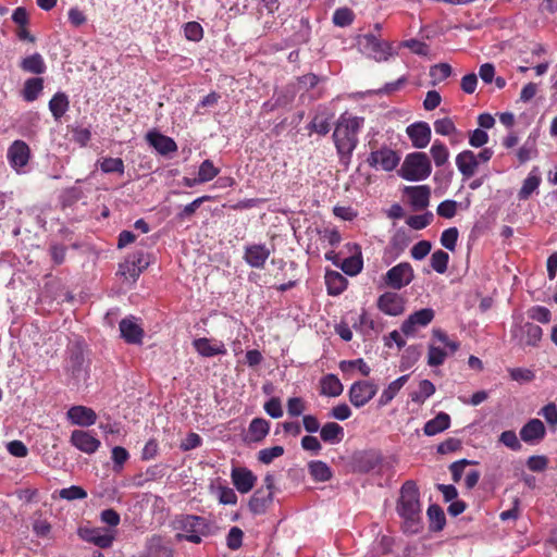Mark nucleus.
<instances>
[{
    "mask_svg": "<svg viewBox=\"0 0 557 557\" xmlns=\"http://www.w3.org/2000/svg\"><path fill=\"white\" fill-rule=\"evenodd\" d=\"M354 12L349 8H339L333 14V23L336 26L345 27L352 23Z\"/></svg>",
    "mask_w": 557,
    "mask_h": 557,
    "instance_id": "3c124183",
    "label": "nucleus"
},
{
    "mask_svg": "<svg viewBox=\"0 0 557 557\" xmlns=\"http://www.w3.org/2000/svg\"><path fill=\"white\" fill-rule=\"evenodd\" d=\"M356 42L362 54L376 62H386L395 53L392 44L379 38L374 33L359 35Z\"/></svg>",
    "mask_w": 557,
    "mask_h": 557,
    "instance_id": "39448f33",
    "label": "nucleus"
},
{
    "mask_svg": "<svg viewBox=\"0 0 557 557\" xmlns=\"http://www.w3.org/2000/svg\"><path fill=\"white\" fill-rule=\"evenodd\" d=\"M396 509L403 519L405 533L417 534L422 530V506L414 481L409 480L403 484Z\"/></svg>",
    "mask_w": 557,
    "mask_h": 557,
    "instance_id": "f257e3e1",
    "label": "nucleus"
},
{
    "mask_svg": "<svg viewBox=\"0 0 557 557\" xmlns=\"http://www.w3.org/2000/svg\"><path fill=\"white\" fill-rule=\"evenodd\" d=\"M539 414H541L553 428L557 426V406L554 403H549L544 406Z\"/></svg>",
    "mask_w": 557,
    "mask_h": 557,
    "instance_id": "774afa93",
    "label": "nucleus"
},
{
    "mask_svg": "<svg viewBox=\"0 0 557 557\" xmlns=\"http://www.w3.org/2000/svg\"><path fill=\"white\" fill-rule=\"evenodd\" d=\"M446 357L447 352L443 348L434 345L429 346L428 364L430 367H438L443 364Z\"/></svg>",
    "mask_w": 557,
    "mask_h": 557,
    "instance_id": "603ef678",
    "label": "nucleus"
},
{
    "mask_svg": "<svg viewBox=\"0 0 557 557\" xmlns=\"http://www.w3.org/2000/svg\"><path fill=\"white\" fill-rule=\"evenodd\" d=\"M120 333L122 338L128 344H141L143 342L144 330L136 323L133 317L121 320Z\"/></svg>",
    "mask_w": 557,
    "mask_h": 557,
    "instance_id": "b1692460",
    "label": "nucleus"
},
{
    "mask_svg": "<svg viewBox=\"0 0 557 557\" xmlns=\"http://www.w3.org/2000/svg\"><path fill=\"white\" fill-rule=\"evenodd\" d=\"M512 337L521 347H535L542 338V329L531 322L515 326L511 330Z\"/></svg>",
    "mask_w": 557,
    "mask_h": 557,
    "instance_id": "9d476101",
    "label": "nucleus"
},
{
    "mask_svg": "<svg viewBox=\"0 0 557 557\" xmlns=\"http://www.w3.org/2000/svg\"><path fill=\"white\" fill-rule=\"evenodd\" d=\"M456 165L465 178L472 177L479 166L476 156L471 150H463L456 157Z\"/></svg>",
    "mask_w": 557,
    "mask_h": 557,
    "instance_id": "a878e982",
    "label": "nucleus"
},
{
    "mask_svg": "<svg viewBox=\"0 0 557 557\" xmlns=\"http://www.w3.org/2000/svg\"><path fill=\"white\" fill-rule=\"evenodd\" d=\"M244 532L238 527H233L226 536V545L230 549L236 550L243 544Z\"/></svg>",
    "mask_w": 557,
    "mask_h": 557,
    "instance_id": "13d9d810",
    "label": "nucleus"
},
{
    "mask_svg": "<svg viewBox=\"0 0 557 557\" xmlns=\"http://www.w3.org/2000/svg\"><path fill=\"white\" fill-rule=\"evenodd\" d=\"M451 74V66L448 63H438L431 67L430 75L435 81H444Z\"/></svg>",
    "mask_w": 557,
    "mask_h": 557,
    "instance_id": "338daca9",
    "label": "nucleus"
},
{
    "mask_svg": "<svg viewBox=\"0 0 557 557\" xmlns=\"http://www.w3.org/2000/svg\"><path fill=\"white\" fill-rule=\"evenodd\" d=\"M433 213L428 211L423 214L411 215L407 219L406 223L413 230H422L431 224L433 221Z\"/></svg>",
    "mask_w": 557,
    "mask_h": 557,
    "instance_id": "09e8293b",
    "label": "nucleus"
},
{
    "mask_svg": "<svg viewBox=\"0 0 557 557\" xmlns=\"http://www.w3.org/2000/svg\"><path fill=\"white\" fill-rule=\"evenodd\" d=\"M70 442L75 448L88 455L94 454L100 447V441L84 430H74Z\"/></svg>",
    "mask_w": 557,
    "mask_h": 557,
    "instance_id": "4468645a",
    "label": "nucleus"
},
{
    "mask_svg": "<svg viewBox=\"0 0 557 557\" xmlns=\"http://www.w3.org/2000/svg\"><path fill=\"white\" fill-rule=\"evenodd\" d=\"M220 170L215 168L211 160H205L198 170V181L201 183H207L212 181L215 176H218Z\"/></svg>",
    "mask_w": 557,
    "mask_h": 557,
    "instance_id": "c03bdc74",
    "label": "nucleus"
},
{
    "mask_svg": "<svg viewBox=\"0 0 557 557\" xmlns=\"http://www.w3.org/2000/svg\"><path fill=\"white\" fill-rule=\"evenodd\" d=\"M284 454V447L283 446H273L269 448H263L259 450L258 453V460L261 463L269 465L271 463L275 458L281 457Z\"/></svg>",
    "mask_w": 557,
    "mask_h": 557,
    "instance_id": "8fccbe9b",
    "label": "nucleus"
},
{
    "mask_svg": "<svg viewBox=\"0 0 557 557\" xmlns=\"http://www.w3.org/2000/svg\"><path fill=\"white\" fill-rule=\"evenodd\" d=\"M270 424L263 418H255L251 420L248 433L250 436V441L252 442H261L269 433Z\"/></svg>",
    "mask_w": 557,
    "mask_h": 557,
    "instance_id": "e433bc0d",
    "label": "nucleus"
},
{
    "mask_svg": "<svg viewBox=\"0 0 557 557\" xmlns=\"http://www.w3.org/2000/svg\"><path fill=\"white\" fill-rule=\"evenodd\" d=\"M231 478L234 486L242 494L250 492L257 482V476L245 467L233 468Z\"/></svg>",
    "mask_w": 557,
    "mask_h": 557,
    "instance_id": "6ab92c4d",
    "label": "nucleus"
},
{
    "mask_svg": "<svg viewBox=\"0 0 557 557\" xmlns=\"http://www.w3.org/2000/svg\"><path fill=\"white\" fill-rule=\"evenodd\" d=\"M432 172L430 158L425 152L408 153L400 166V176L410 182L426 180Z\"/></svg>",
    "mask_w": 557,
    "mask_h": 557,
    "instance_id": "423d86ee",
    "label": "nucleus"
},
{
    "mask_svg": "<svg viewBox=\"0 0 557 557\" xmlns=\"http://www.w3.org/2000/svg\"><path fill=\"white\" fill-rule=\"evenodd\" d=\"M458 230L456 227H449L445 230L441 235V244L446 249L454 251L458 240Z\"/></svg>",
    "mask_w": 557,
    "mask_h": 557,
    "instance_id": "5fc2aeb1",
    "label": "nucleus"
},
{
    "mask_svg": "<svg viewBox=\"0 0 557 557\" xmlns=\"http://www.w3.org/2000/svg\"><path fill=\"white\" fill-rule=\"evenodd\" d=\"M320 436L325 443L338 444L344 437V429L336 422H327L321 428Z\"/></svg>",
    "mask_w": 557,
    "mask_h": 557,
    "instance_id": "473e14b6",
    "label": "nucleus"
},
{
    "mask_svg": "<svg viewBox=\"0 0 557 557\" xmlns=\"http://www.w3.org/2000/svg\"><path fill=\"white\" fill-rule=\"evenodd\" d=\"M271 252L265 244H251L244 248L243 259L251 268L262 269Z\"/></svg>",
    "mask_w": 557,
    "mask_h": 557,
    "instance_id": "f8f14e48",
    "label": "nucleus"
},
{
    "mask_svg": "<svg viewBox=\"0 0 557 557\" xmlns=\"http://www.w3.org/2000/svg\"><path fill=\"white\" fill-rule=\"evenodd\" d=\"M426 513L430 520V530L435 532L442 531L446 523L443 509L438 505L432 504L429 506Z\"/></svg>",
    "mask_w": 557,
    "mask_h": 557,
    "instance_id": "58836bf2",
    "label": "nucleus"
},
{
    "mask_svg": "<svg viewBox=\"0 0 557 557\" xmlns=\"http://www.w3.org/2000/svg\"><path fill=\"white\" fill-rule=\"evenodd\" d=\"M65 372L75 386L85 384L89 377V359L86 345L79 338L71 341L67 345Z\"/></svg>",
    "mask_w": 557,
    "mask_h": 557,
    "instance_id": "7ed1b4c3",
    "label": "nucleus"
},
{
    "mask_svg": "<svg viewBox=\"0 0 557 557\" xmlns=\"http://www.w3.org/2000/svg\"><path fill=\"white\" fill-rule=\"evenodd\" d=\"M193 346L199 355L207 358L225 355L227 351L222 342L207 337L195 339Z\"/></svg>",
    "mask_w": 557,
    "mask_h": 557,
    "instance_id": "412c9836",
    "label": "nucleus"
},
{
    "mask_svg": "<svg viewBox=\"0 0 557 557\" xmlns=\"http://www.w3.org/2000/svg\"><path fill=\"white\" fill-rule=\"evenodd\" d=\"M364 119L342 114L336 123L333 138L341 159H350L358 145V133L363 126Z\"/></svg>",
    "mask_w": 557,
    "mask_h": 557,
    "instance_id": "f03ea898",
    "label": "nucleus"
},
{
    "mask_svg": "<svg viewBox=\"0 0 557 557\" xmlns=\"http://www.w3.org/2000/svg\"><path fill=\"white\" fill-rule=\"evenodd\" d=\"M70 101L65 92H57L49 101V110L55 120L61 119L69 110Z\"/></svg>",
    "mask_w": 557,
    "mask_h": 557,
    "instance_id": "72a5a7b5",
    "label": "nucleus"
},
{
    "mask_svg": "<svg viewBox=\"0 0 557 557\" xmlns=\"http://www.w3.org/2000/svg\"><path fill=\"white\" fill-rule=\"evenodd\" d=\"M308 470L313 480L318 482H326L332 478L331 468L321 460L310 461Z\"/></svg>",
    "mask_w": 557,
    "mask_h": 557,
    "instance_id": "4c0bfd02",
    "label": "nucleus"
},
{
    "mask_svg": "<svg viewBox=\"0 0 557 557\" xmlns=\"http://www.w3.org/2000/svg\"><path fill=\"white\" fill-rule=\"evenodd\" d=\"M24 72L32 74H42L46 72V64L40 53L36 52L32 55L24 58L20 63Z\"/></svg>",
    "mask_w": 557,
    "mask_h": 557,
    "instance_id": "f704fd0d",
    "label": "nucleus"
},
{
    "mask_svg": "<svg viewBox=\"0 0 557 557\" xmlns=\"http://www.w3.org/2000/svg\"><path fill=\"white\" fill-rule=\"evenodd\" d=\"M341 269L347 275H350V276L357 275L362 270V260L359 257L346 258L343 261Z\"/></svg>",
    "mask_w": 557,
    "mask_h": 557,
    "instance_id": "864d4df0",
    "label": "nucleus"
},
{
    "mask_svg": "<svg viewBox=\"0 0 557 557\" xmlns=\"http://www.w3.org/2000/svg\"><path fill=\"white\" fill-rule=\"evenodd\" d=\"M448 261L449 256L447 252L443 250H436L432 253L431 267L435 272L443 274L447 270Z\"/></svg>",
    "mask_w": 557,
    "mask_h": 557,
    "instance_id": "a18cd8bd",
    "label": "nucleus"
},
{
    "mask_svg": "<svg viewBox=\"0 0 557 557\" xmlns=\"http://www.w3.org/2000/svg\"><path fill=\"white\" fill-rule=\"evenodd\" d=\"M430 153L436 166H443L448 162V148L441 141L435 140L430 149Z\"/></svg>",
    "mask_w": 557,
    "mask_h": 557,
    "instance_id": "a19ab883",
    "label": "nucleus"
},
{
    "mask_svg": "<svg viewBox=\"0 0 557 557\" xmlns=\"http://www.w3.org/2000/svg\"><path fill=\"white\" fill-rule=\"evenodd\" d=\"M404 298L393 292H386L382 294L377 299L379 309L388 315H399L405 310Z\"/></svg>",
    "mask_w": 557,
    "mask_h": 557,
    "instance_id": "a211bd4d",
    "label": "nucleus"
},
{
    "mask_svg": "<svg viewBox=\"0 0 557 557\" xmlns=\"http://www.w3.org/2000/svg\"><path fill=\"white\" fill-rule=\"evenodd\" d=\"M436 212L442 218L451 219L456 215L457 202L455 200H444L437 206Z\"/></svg>",
    "mask_w": 557,
    "mask_h": 557,
    "instance_id": "052dcab7",
    "label": "nucleus"
},
{
    "mask_svg": "<svg viewBox=\"0 0 557 557\" xmlns=\"http://www.w3.org/2000/svg\"><path fill=\"white\" fill-rule=\"evenodd\" d=\"M98 163L103 173H124L125 166L121 158H103Z\"/></svg>",
    "mask_w": 557,
    "mask_h": 557,
    "instance_id": "37998d69",
    "label": "nucleus"
},
{
    "mask_svg": "<svg viewBox=\"0 0 557 557\" xmlns=\"http://www.w3.org/2000/svg\"><path fill=\"white\" fill-rule=\"evenodd\" d=\"M212 197L208 195L196 198L190 203L186 205L181 212L177 213V219L185 220L190 218L203 202L210 201Z\"/></svg>",
    "mask_w": 557,
    "mask_h": 557,
    "instance_id": "49530a36",
    "label": "nucleus"
},
{
    "mask_svg": "<svg viewBox=\"0 0 557 557\" xmlns=\"http://www.w3.org/2000/svg\"><path fill=\"white\" fill-rule=\"evenodd\" d=\"M450 425V417L446 412H440L435 418L429 420L423 428L424 434L428 436L436 435Z\"/></svg>",
    "mask_w": 557,
    "mask_h": 557,
    "instance_id": "c85d7f7f",
    "label": "nucleus"
},
{
    "mask_svg": "<svg viewBox=\"0 0 557 557\" xmlns=\"http://www.w3.org/2000/svg\"><path fill=\"white\" fill-rule=\"evenodd\" d=\"M377 393V386L370 381L355 382L349 388V400L357 407H363L368 404Z\"/></svg>",
    "mask_w": 557,
    "mask_h": 557,
    "instance_id": "9b49d317",
    "label": "nucleus"
},
{
    "mask_svg": "<svg viewBox=\"0 0 557 557\" xmlns=\"http://www.w3.org/2000/svg\"><path fill=\"white\" fill-rule=\"evenodd\" d=\"M273 502V492L258 488L251 496L248 507L253 515H263Z\"/></svg>",
    "mask_w": 557,
    "mask_h": 557,
    "instance_id": "bb28decb",
    "label": "nucleus"
},
{
    "mask_svg": "<svg viewBox=\"0 0 557 557\" xmlns=\"http://www.w3.org/2000/svg\"><path fill=\"white\" fill-rule=\"evenodd\" d=\"M185 36L188 40L199 41L203 36V29L197 22H188L184 28Z\"/></svg>",
    "mask_w": 557,
    "mask_h": 557,
    "instance_id": "e2e57ef3",
    "label": "nucleus"
},
{
    "mask_svg": "<svg viewBox=\"0 0 557 557\" xmlns=\"http://www.w3.org/2000/svg\"><path fill=\"white\" fill-rule=\"evenodd\" d=\"M78 535L86 542L92 543L100 548H109L114 541V534L98 528H81Z\"/></svg>",
    "mask_w": 557,
    "mask_h": 557,
    "instance_id": "ddd939ff",
    "label": "nucleus"
},
{
    "mask_svg": "<svg viewBox=\"0 0 557 557\" xmlns=\"http://www.w3.org/2000/svg\"><path fill=\"white\" fill-rule=\"evenodd\" d=\"M414 278V273L409 262H400L391 268L383 277L386 286L400 289L409 285Z\"/></svg>",
    "mask_w": 557,
    "mask_h": 557,
    "instance_id": "0eeeda50",
    "label": "nucleus"
},
{
    "mask_svg": "<svg viewBox=\"0 0 557 557\" xmlns=\"http://www.w3.org/2000/svg\"><path fill=\"white\" fill-rule=\"evenodd\" d=\"M140 557H172L171 549L163 545L159 536L150 537Z\"/></svg>",
    "mask_w": 557,
    "mask_h": 557,
    "instance_id": "c756f323",
    "label": "nucleus"
},
{
    "mask_svg": "<svg viewBox=\"0 0 557 557\" xmlns=\"http://www.w3.org/2000/svg\"><path fill=\"white\" fill-rule=\"evenodd\" d=\"M399 161L400 158L397 152L387 147H382L372 151L367 159V162L371 168L386 172L394 170L398 165Z\"/></svg>",
    "mask_w": 557,
    "mask_h": 557,
    "instance_id": "1a4fd4ad",
    "label": "nucleus"
},
{
    "mask_svg": "<svg viewBox=\"0 0 557 557\" xmlns=\"http://www.w3.org/2000/svg\"><path fill=\"white\" fill-rule=\"evenodd\" d=\"M404 193L416 211L424 210L430 203L431 188L428 185L406 186Z\"/></svg>",
    "mask_w": 557,
    "mask_h": 557,
    "instance_id": "dca6fc26",
    "label": "nucleus"
},
{
    "mask_svg": "<svg viewBox=\"0 0 557 557\" xmlns=\"http://www.w3.org/2000/svg\"><path fill=\"white\" fill-rule=\"evenodd\" d=\"M343 384L334 374H327L321 379V394L330 397L339 396L343 393Z\"/></svg>",
    "mask_w": 557,
    "mask_h": 557,
    "instance_id": "c9c22d12",
    "label": "nucleus"
},
{
    "mask_svg": "<svg viewBox=\"0 0 557 557\" xmlns=\"http://www.w3.org/2000/svg\"><path fill=\"white\" fill-rule=\"evenodd\" d=\"M435 393V386L430 380H422L419 383V391L410 394V398L416 404H423Z\"/></svg>",
    "mask_w": 557,
    "mask_h": 557,
    "instance_id": "ea45409f",
    "label": "nucleus"
},
{
    "mask_svg": "<svg viewBox=\"0 0 557 557\" xmlns=\"http://www.w3.org/2000/svg\"><path fill=\"white\" fill-rule=\"evenodd\" d=\"M420 352L416 346L408 347L404 355L403 361L400 364L401 370H407L413 366V363L419 359Z\"/></svg>",
    "mask_w": 557,
    "mask_h": 557,
    "instance_id": "69168bd1",
    "label": "nucleus"
},
{
    "mask_svg": "<svg viewBox=\"0 0 557 557\" xmlns=\"http://www.w3.org/2000/svg\"><path fill=\"white\" fill-rule=\"evenodd\" d=\"M408 379L409 374H405L391 382L388 386L382 392L377 400L379 406L383 407L389 404L401 389V387L407 383Z\"/></svg>",
    "mask_w": 557,
    "mask_h": 557,
    "instance_id": "7c9ffc66",
    "label": "nucleus"
},
{
    "mask_svg": "<svg viewBox=\"0 0 557 557\" xmlns=\"http://www.w3.org/2000/svg\"><path fill=\"white\" fill-rule=\"evenodd\" d=\"M406 133L414 148L423 149L431 141V127L426 122H416L406 128Z\"/></svg>",
    "mask_w": 557,
    "mask_h": 557,
    "instance_id": "2eb2a0df",
    "label": "nucleus"
},
{
    "mask_svg": "<svg viewBox=\"0 0 557 557\" xmlns=\"http://www.w3.org/2000/svg\"><path fill=\"white\" fill-rule=\"evenodd\" d=\"M66 416L72 424L81 426H90L94 425L97 421L96 412L91 408L85 406L71 407L67 410Z\"/></svg>",
    "mask_w": 557,
    "mask_h": 557,
    "instance_id": "4be33fe9",
    "label": "nucleus"
},
{
    "mask_svg": "<svg viewBox=\"0 0 557 557\" xmlns=\"http://www.w3.org/2000/svg\"><path fill=\"white\" fill-rule=\"evenodd\" d=\"M536 154L535 141L527 140L517 151L520 163H525Z\"/></svg>",
    "mask_w": 557,
    "mask_h": 557,
    "instance_id": "4d7b16f0",
    "label": "nucleus"
},
{
    "mask_svg": "<svg viewBox=\"0 0 557 557\" xmlns=\"http://www.w3.org/2000/svg\"><path fill=\"white\" fill-rule=\"evenodd\" d=\"M146 139L150 146H152L160 154L166 156L177 150L176 143L159 132H149L146 135Z\"/></svg>",
    "mask_w": 557,
    "mask_h": 557,
    "instance_id": "393cba45",
    "label": "nucleus"
},
{
    "mask_svg": "<svg viewBox=\"0 0 557 557\" xmlns=\"http://www.w3.org/2000/svg\"><path fill=\"white\" fill-rule=\"evenodd\" d=\"M29 147L23 140H15L8 149V160L13 168L25 166L29 160Z\"/></svg>",
    "mask_w": 557,
    "mask_h": 557,
    "instance_id": "5701e85b",
    "label": "nucleus"
},
{
    "mask_svg": "<svg viewBox=\"0 0 557 557\" xmlns=\"http://www.w3.org/2000/svg\"><path fill=\"white\" fill-rule=\"evenodd\" d=\"M434 318V311L430 308H424L410 314L401 324V332L405 335H412L417 326H426Z\"/></svg>",
    "mask_w": 557,
    "mask_h": 557,
    "instance_id": "f3484780",
    "label": "nucleus"
},
{
    "mask_svg": "<svg viewBox=\"0 0 557 557\" xmlns=\"http://www.w3.org/2000/svg\"><path fill=\"white\" fill-rule=\"evenodd\" d=\"M545 434V425L540 419H531L520 430L521 440L531 445L540 443Z\"/></svg>",
    "mask_w": 557,
    "mask_h": 557,
    "instance_id": "aec40b11",
    "label": "nucleus"
},
{
    "mask_svg": "<svg viewBox=\"0 0 557 557\" xmlns=\"http://www.w3.org/2000/svg\"><path fill=\"white\" fill-rule=\"evenodd\" d=\"M508 371L511 380L520 383L531 382L535 376L531 370L525 368H511Z\"/></svg>",
    "mask_w": 557,
    "mask_h": 557,
    "instance_id": "680f3d73",
    "label": "nucleus"
},
{
    "mask_svg": "<svg viewBox=\"0 0 557 557\" xmlns=\"http://www.w3.org/2000/svg\"><path fill=\"white\" fill-rule=\"evenodd\" d=\"M325 284L329 295L337 296L346 289L347 280L337 271H326Z\"/></svg>",
    "mask_w": 557,
    "mask_h": 557,
    "instance_id": "cd10ccee",
    "label": "nucleus"
},
{
    "mask_svg": "<svg viewBox=\"0 0 557 557\" xmlns=\"http://www.w3.org/2000/svg\"><path fill=\"white\" fill-rule=\"evenodd\" d=\"M541 178L532 173L524 180L523 185L519 191L520 199H528L531 194L539 187Z\"/></svg>",
    "mask_w": 557,
    "mask_h": 557,
    "instance_id": "de8ad7c7",
    "label": "nucleus"
},
{
    "mask_svg": "<svg viewBox=\"0 0 557 557\" xmlns=\"http://www.w3.org/2000/svg\"><path fill=\"white\" fill-rule=\"evenodd\" d=\"M382 461L383 457L379 450H359L351 457V467L355 472L368 473L379 468Z\"/></svg>",
    "mask_w": 557,
    "mask_h": 557,
    "instance_id": "6e6552de",
    "label": "nucleus"
},
{
    "mask_svg": "<svg viewBox=\"0 0 557 557\" xmlns=\"http://www.w3.org/2000/svg\"><path fill=\"white\" fill-rule=\"evenodd\" d=\"M434 129L442 136H459L460 133L456 128L450 117L438 119L434 122Z\"/></svg>",
    "mask_w": 557,
    "mask_h": 557,
    "instance_id": "79ce46f5",
    "label": "nucleus"
},
{
    "mask_svg": "<svg viewBox=\"0 0 557 557\" xmlns=\"http://www.w3.org/2000/svg\"><path fill=\"white\" fill-rule=\"evenodd\" d=\"M59 496L66 500L84 499L87 497V492L81 486L72 485L60 490Z\"/></svg>",
    "mask_w": 557,
    "mask_h": 557,
    "instance_id": "6e6d98bb",
    "label": "nucleus"
},
{
    "mask_svg": "<svg viewBox=\"0 0 557 557\" xmlns=\"http://www.w3.org/2000/svg\"><path fill=\"white\" fill-rule=\"evenodd\" d=\"M499 442L512 450H520L521 443L518 440L515 431H504L499 436Z\"/></svg>",
    "mask_w": 557,
    "mask_h": 557,
    "instance_id": "0e129e2a",
    "label": "nucleus"
},
{
    "mask_svg": "<svg viewBox=\"0 0 557 557\" xmlns=\"http://www.w3.org/2000/svg\"><path fill=\"white\" fill-rule=\"evenodd\" d=\"M176 529L181 531L177 533L178 540H186L188 542L199 544L203 536L211 533V525L209 521L199 516L186 515L176 520Z\"/></svg>",
    "mask_w": 557,
    "mask_h": 557,
    "instance_id": "20e7f679",
    "label": "nucleus"
},
{
    "mask_svg": "<svg viewBox=\"0 0 557 557\" xmlns=\"http://www.w3.org/2000/svg\"><path fill=\"white\" fill-rule=\"evenodd\" d=\"M528 317L541 323H548L550 321V311L543 306H534L528 310Z\"/></svg>",
    "mask_w": 557,
    "mask_h": 557,
    "instance_id": "bf43d9fd",
    "label": "nucleus"
},
{
    "mask_svg": "<svg viewBox=\"0 0 557 557\" xmlns=\"http://www.w3.org/2000/svg\"><path fill=\"white\" fill-rule=\"evenodd\" d=\"M44 90V78L32 77L25 81L21 91L22 97L27 102L35 101Z\"/></svg>",
    "mask_w": 557,
    "mask_h": 557,
    "instance_id": "2f4dec72",
    "label": "nucleus"
}]
</instances>
